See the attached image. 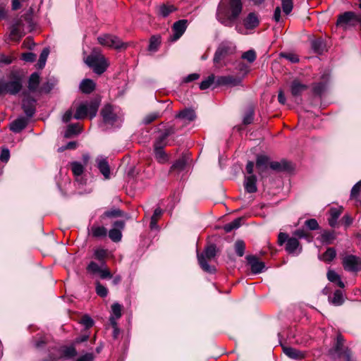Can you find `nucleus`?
I'll list each match as a JSON object with an SVG mask.
<instances>
[{
    "label": "nucleus",
    "instance_id": "nucleus-1",
    "mask_svg": "<svg viewBox=\"0 0 361 361\" xmlns=\"http://www.w3.org/2000/svg\"><path fill=\"white\" fill-rule=\"evenodd\" d=\"M243 11L242 0H221L216 11L218 21L231 27Z\"/></svg>",
    "mask_w": 361,
    "mask_h": 361
},
{
    "label": "nucleus",
    "instance_id": "nucleus-2",
    "mask_svg": "<svg viewBox=\"0 0 361 361\" xmlns=\"http://www.w3.org/2000/svg\"><path fill=\"white\" fill-rule=\"evenodd\" d=\"M8 81L0 80V95H16L23 87V77L18 71H13L8 75Z\"/></svg>",
    "mask_w": 361,
    "mask_h": 361
},
{
    "label": "nucleus",
    "instance_id": "nucleus-3",
    "mask_svg": "<svg viewBox=\"0 0 361 361\" xmlns=\"http://www.w3.org/2000/svg\"><path fill=\"white\" fill-rule=\"evenodd\" d=\"M85 62L94 73L98 75L104 73L109 66L106 58L97 49H93L92 53L86 57Z\"/></svg>",
    "mask_w": 361,
    "mask_h": 361
},
{
    "label": "nucleus",
    "instance_id": "nucleus-4",
    "mask_svg": "<svg viewBox=\"0 0 361 361\" xmlns=\"http://www.w3.org/2000/svg\"><path fill=\"white\" fill-rule=\"evenodd\" d=\"M216 254V247L214 244L207 246L203 252H197L198 263L204 271L212 274L215 271V268L209 264L208 262L214 259Z\"/></svg>",
    "mask_w": 361,
    "mask_h": 361
},
{
    "label": "nucleus",
    "instance_id": "nucleus-5",
    "mask_svg": "<svg viewBox=\"0 0 361 361\" xmlns=\"http://www.w3.org/2000/svg\"><path fill=\"white\" fill-rule=\"evenodd\" d=\"M99 102L97 101H86L78 105L74 114V118L81 120L90 116V118H94L97 113Z\"/></svg>",
    "mask_w": 361,
    "mask_h": 361
},
{
    "label": "nucleus",
    "instance_id": "nucleus-6",
    "mask_svg": "<svg viewBox=\"0 0 361 361\" xmlns=\"http://www.w3.org/2000/svg\"><path fill=\"white\" fill-rule=\"evenodd\" d=\"M344 343L343 336L338 334L334 346L329 350V355L334 361L342 356L344 357L345 361H353L350 350L348 348H344Z\"/></svg>",
    "mask_w": 361,
    "mask_h": 361
},
{
    "label": "nucleus",
    "instance_id": "nucleus-7",
    "mask_svg": "<svg viewBox=\"0 0 361 361\" xmlns=\"http://www.w3.org/2000/svg\"><path fill=\"white\" fill-rule=\"evenodd\" d=\"M259 24V20L257 14L251 12L243 20V24L240 23L235 24V29L241 35H247L249 30H254Z\"/></svg>",
    "mask_w": 361,
    "mask_h": 361
},
{
    "label": "nucleus",
    "instance_id": "nucleus-8",
    "mask_svg": "<svg viewBox=\"0 0 361 361\" xmlns=\"http://www.w3.org/2000/svg\"><path fill=\"white\" fill-rule=\"evenodd\" d=\"M235 52V46L233 42L229 41L222 42L215 51L213 59L214 63L217 64L227 56L233 54Z\"/></svg>",
    "mask_w": 361,
    "mask_h": 361
},
{
    "label": "nucleus",
    "instance_id": "nucleus-9",
    "mask_svg": "<svg viewBox=\"0 0 361 361\" xmlns=\"http://www.w3.org/2000/svg\"><path fill=\"white\" fill-rule=\"evenodd\" d=\"M360 20V14H356L353 11H345L338 16L336 26L347 30L355 27Z\"/></svg>",
    "mask_w": 361,
    "mask_h": 361
},
{
    "label": "nucleus",
    "instance_id": "nucleus-10",
    "mask_svg": "<svg viewBox=\"0 0 361 361\" xmlns=\"http://www.w3.org/2000/svg\"><path fill=\"white\" fill-rule=\"evenodd\" d=\"M97 40L101 45L116 50L127 48V44L123 43L118 37L113 35H102L98 37Z\"/></svg>",
    "mask_w": 361,
    "mask_h": 361
},
{
    "label": "nucleus",
    "instance_id": "nucleus-11",
    "mask_svg": "<svg viewBox=\"0 0 361 361\" xmlns=\"http://www.w3.org/2000/svg\"><path fill=\"white\" fill-rule=\"evenodd\" d=\"M342 264L345 271L358 272L361 270V259L353 255H346L342 259Z\"/></svg>",
    "mask_w": 361,
    "mask_h": 361
},
{
    "label": "nucleus",
    "instance_id": "nucleus-12",
    "mask_svg": "<svg viewBox=\"0 0 361 361\" xmlns=\"http://www.w3.org/2000/svg\"><path fill=\"white\" fill-rule=\"evenodd\" d=\"M101 116L104 123L109 126H116L120 120L119 117L114 113L113 106L110 104H106L102 108Z\"/></svg>",
    "mask_w": 361,
    "mask_h": 361
},
{
    "label": "nucleus",
    "instance_id": "nucleus-13",
    "mask_svg": "<svg viewBox=\"0 0 361 361\" xmlns=\"http://www.w3.org/2000/svg\"><path fill=\"white\" fill-rule=\"evenodd\" d=\"M25 35L24 24L21 19L16 20L11 27L9 37L13 41H20Z\"/></svg>",
    "mask_w": 361,
    "mask_h": 361
},
{
    "label": "nucleus",
    "instance_id": "nucleus-14",
    "mask_svg": "<svg viewBox=\"0 0 361 361\" xmlns=\"http://www.w3.org/2000/svg\"><path fill=\"white\" fill-rule=\"evenodd\" d=\"M188 25V21L185 19L179 20L175 22L172 27L173 35L170 39L173 42L178 40L185 32Z\"/></svg>",
    "mask_w": 361,
    "mask_h": 361
},
{
    "label": "nucleus",
    "instance_id": "nucleus-15",
    "mask_svg": "<svg viewBox=\"0 0 361 361\" xmlns=\"http://www.w3.org/2000/svg\"><path fill=\"white\" fill-rule=\"evenodd\" d=\"M246 260L247 264L250 267L252 274H260L265 269V264L259 261V259L255 255H247Z\"/></svg>",
    "mask_w": 361,
    "mask_h": 361
},
{
    "label": "nucleus",
    "instance_id": "nucleus-16",
    "mask_svg": "<svg viewBox=\"0 0 361 361\" xmlns=\"http://www.w3.org/2000/svg\"><path fill=\"white\" fill-rule=\"evenodd\" d=\"M35 104L36 100L32 97H27L23 99L22 108L27 117L31 118L35 114Z\"/></svg>",
    "mask_w": 361,
    "mask_h": 361
},
{
    "label": "nucleus",
    "instance_id": "nucleus-17",
    "mask_svg": "<svg viewBox=\"0 0 361 361\" xmlns=\"http://www.w3.org/2000/svg\"><path fill=\"white\" fill-rule=\"evenodd\" d=\"M241 82L240 78L233 75H222L217 77L216 80V85H231L237 86Z\"/></svg>",
    "mask_w": 361,
    "mask_h": 361
},
{
    "label": "nucleus",
    "instance_id": "nucleus-18",
    "mask_svg": "<svg viewBox=\"0 0 361 361\" xmlns=\"http://www.w3.org/2000/svg\"><path fill=\"white\" fill-rule=\"evenodd\" d=\"M176 118L183 121V123L186 124L195 119L196 114L193 109L186 108L179 111V113L176 116Z\"/></svg>",
    "mask_w": 361,
    "mask_h": 361
},
{
    "label": "nucleus",
    "instance_id": "nucleus-19",
    "mask_svg": "<svg viewBox=\"0 0 361 361\" xmlns=\"http://www.w3.org/2000/svg\"><path fill=\"white\" fill-rule=\"evenodd\" d=\"M286 250L289 254H299L302 251V247L296 238H289L286 245Z\"/></svg>",
    "mask_w": 361,
    "mask_h": 361
},
{
    "label": "nucleus",
    "instance_id": "nucleus-20",
    "mask_svg": "<svg viewBox=\"0 0 361 361\" xmlns=\"http://www.w3.org/2000/svg\"><path fill=\"white\" fill-rule=\"evenodd\" d=\"M269 158L267 156H257L256 160V167L260 176H263V173L267 171L269 166Z\"/></svg>",
    "mask_w": 361,
    "mask_h": 361
},
{
    "label": "nucleus",
    "instance_id": "nucleus-21",
    "mask_svg": "<svg viewBox=\"0 0 361 361\" xmlns=\"http://www.w3.org/2000/svg\"><path fill=\"white\" fill-rule=\"evenodd\" d=\"M121 311L122 306L119 303L114 302L111 305V313L109 317V322L111 326H116L117 319H120L122 315Z\"/></svg>",
    "mask_w": 361,
    "mask_h": 361
},
{
    "label": "nucleus",
    "instance_id": "nucleus-22",
    "mask_svg": "<svg viewBox=\"0 0 361 361\" xmlns=\"http://www.w3.org/2000/svg\"><path fill=\"white\" fill-rule=\"evenodd\" d=\"M244 188L247 192L254 193L257 192V178L255 175H250L245 177Z\"/></svg>",
    "mask_w": 361,
    "mask_h": 361
},
{
    "label": "nucleus",
    "instance_id": "nucleus-23",
    "mask_svg": "<svg viewBox=\"0 0 361 361\" xmlns=\"http://www.w3.org/2000/svg\"><path fill=\"white\" fill-rule=\"evenodd\" d=\"M27 125V120L24 117H19L10 124V130L14 133H20Z\"/></svg>",
    "mask_w": 361,
    "mask_h": 361
},
{
    "label": "nucleus",
    "instance_id": "nucleus-24",
    "mask_svg": "<svg viewBox=\"0 0 361 361\" xmlns=\"http://www.w3.org/2000/svg\"><path fill=\"white\" fill-rule=\"evenodd\" d=\"M283 351L286 355L291 359L302 360L305 358V353L291 347H283Z\"/></svg>",
    "mask_w": 361,
    "mask_h": 361
},
{
    "label": "nucleus",
    "instance_id": "nucleus-25",
    "mask_svg": "<svg viewBox=\"0 0 361 361\" xmlns=\"http://www.w3.org/2000/svg\"><path fill=\"white\" fill-rule=\"evenodd\" d=\"M97 168L106 179L109 178L110 168L106 158L99 157L97 159Z\"/></svg>",
    "mask_w": 361,
    "mask_h": 361
},
{
    "label": "nucleus",
    "instance_id": "nucleus-26",
    "mask_svg": "<svg viewBox=\"0 0 361 361\" xmlns=\"http://www.w3.org/2000/svg\"><path fill=\"white\" fill-rule=\"evenodd\" d=\"M307 89V86L302 84L299 80H295L291 82L290 92L291 94L295 97L300 96Z\"/></svg>",
    "mask_w": 361,
    "mask_h": 361
},
{
    "label": "nucleus",
    "instance_id": "nucleus-27",
    "mask_svg": "<svg viewBox=\"0 0 361 361\" xmlns=\"http://www.w3.org/2000/svg\"><path fill=\"white\" fill-rule=\"evenodd\" d=\"M173 133L174 130L172 128L166 130V131L155 140L154 149H164L166 138Z\"/></svg>",
    "mask_w": 361,
    "mask_h": 361
},
{
    "label": "nucleus",
    "instance_id": "nucleus-28",
    "mask_svg": "<svg viewBox=\"0 0 361 361\" xmlns=\"http://www.w3.org/2000/svg\"><path fill=\"white\" fill-rule=\"evenodd\" d=\"M96 84L91 79H84L80 84V90L85 94H90L95 89Z\"/></svg>",
    "mask_w": 361,
    "mask_h": 361
},
{
    "label": "nucleus",
    "instance_id": "nucleus-29",
    "mask_svg": "<svg viewBox=\"0 0 361 361\" xmlns=\"http://www.w3.org/2000/svg\"><path fill=\"white\" fill-rule=\"evenodd\" d=\"M342 213L341 208H331L329 211L330 216L328 219L330 226L335 228L337 226V220Z\"/></svg>",
    "mask_w": 361,
    "mask_h": 361
},
{
    "label": "nucleus",
    "instance_id": "nucleus-30",
    "mask_svg": "<svg viewBox=\"0 0 361 361\" xmlns=\"http://www.w3.org/2000/svg\"><path fill=\"white\" fill-rule=\"evenodd\" d=\"M269 167L274 171H282L289 170L291 166L290 163L285 160H282L281 161L270 162Z\"/></svg>",
    "mask_w": 361,
    "mask_h": 361
},
{
    "label": "nucleus",
    "instance_id": "nucleus-31",
    "mask_svg": "<svg viewBox=\"0 0 361 361\" xmlns=\"http://www.w3.org/2000/svg\"><path fill=\"white\" fill-rule=\"evenodd\" d=\"M40 82V77L39 73H33L29 78L28 80V89L30 92H35L39 85Z\"/></svg>",
    "mask_w": 361,
    "mask_h": 361
},
{
    "label": "nucleus",
    "instance_id": "nucleus-32",
    "mask_svg": "<svg viewBox=\"0 0 361 361\" xmlns=\"http://www.w3.org/2000/svg\"><path fill=\"white\" fill-rule=\"evenodd\" d=\"M336 256V250L334 247H329L326 252L319 257L320 260L325 262H331Z\"/></svg>",
    "mask_w": 361,
    "mask_h": 361
},
{
    "label": "nucleus",
    "instance_id": "nucleus-33",
    "mask_svg": "<svg viewBox=\"0 0 361 361\" xmlns=\"http://www.w3.org/2000/svg\"><path fill=\"white\" fill-rule=\"evenodd\" d=\"M186 159L185 157H181L176 160L171 167V172L176 171L180 172L183 171L186 166Z\"/></svg>",
    "mask_w": 361,
    "mask_h": 361
},
{
    "label": "nucleus",
    "instance_id": "nucleus-34",
    "mask_svg": "<svg viewBox=\"0 0 361 361\" xmlns=\"http://www.w3.org/2000/svg\"><path fill=\"white\" fill-rule=\"evenodd\" d=\"M327 279L333 283H337L340 288H344V283L341 280L340 276L334 270H329L327 272Z\"/></svg>",
    "mask_w": 361,
    "mask_h": 361
},
{
    "label": "nucleus",
    "instance_id": "nucleus-35",
    "mask_svg": "<svg viewBox=\"0 0 361 361\" xmlns=\"http://www.w3.org/2000/svg\"><path fill=\"white\" fill-rule=\"evenodd\" d=\"M311 47L314 53L320 54L323 52L325 45L322 39H316L311 42Z\"/></svg>",
    "mask_w": 361,
    "mask_h": 361
},
{
    "label": "nucleus",
    "instance_id": "nucleus-36",
    "mask_svg": "<svg viewBox=\"0 0 361 361\" xmlns=\"http://www.w3.org/2000/svg\"><path fill=\"white\" fill-rule=\"evenodd\" d=\"M91 233L94 238H103L107 234V230L104 226H92Z\"/></svg>",
    "mask_w": 361,
    "mask_h": 361
},
{
    "label": "nucleus",
    "instance_id": "nucleus-37",
    "mask_svg": "<svg viewBox=\"0 0 361 361\" xmlns=\"http://www.w3.org/2000/svg\"><path fill=\"white\" fill-rule=\"evenodd\" d=\"M93 257L99 261L102 264L105 263V258L107 257V250L103 248H97L94 250Z\"/></svg>",
    "mask_w": 361,
    "mask_h": 361
},
{
    "label": "nucleus",
    "instance_id": "nucleus-38",
    "mask_svg": "<svg viewBox=\"0 0 361 361\" xmlns=\"http://www.w3.org/2000/svg\"><path fill=\"white\" fill-rule=\"evenodd\" d=\"M255 116V109L253 106H249L243 116V123L244 125H249L252 123Z\"/></svg>",
    "mask_w": 361,
    "mask_h": 361
},
{
    "label": "nucleus",
    "instance_id": "nucleus-39",
    "mask_svg": "<svg viewBox=\"0 0 361 361\" xmlns=\"http://www.w3.org/2000/svg\"><path fill=\"white\" fill-rule=\"evenodd\" d=\"M49 48L43 49V50L42 51V52L39 55V60L37 63L38 68L42 69L45 66L46 61H47V57L49 56Z\"/></svg>",
    "mask_w": 361,
    "mask_h": 361
},
{
    "label": "nucleus",
    "instance_id": "nucleus-40",
    "mask_svg": "<svg viewBox=\"0 0 361 361\" xmlns=\"http://www.w3.org/2000/svg\"><path fill=\"white\" fill-rule=\"evenodd\" d=\"M242 219L238 218L234 219L233 221L226 224L224 226V230L226 233H230L233 230L237 229L240 226Z\"/></svg>",
    "mask_w": 361,
    "mask_h": 361
},
{
    "label": "nucleus",
    "instance_id": "nucleus-41",
    "mask_svg": "<svg viewBox=\"0 0 361 361\" xmlns=\"http://www.w3.org/2000/svg\"><path fill=\"white\" fill-rule=\"evenodd\" d=\"M330 302L336 306L341 305L343 302V293L340 290H336L332 298H329Z\"/></svg>",
    "mask_w": 361,
    "mask_h": 361
},
{
    "label": "nucleus",
    "instance_id": "nucleus-42",
    "mask_svg": "<svg viewBox=\"0 0 361 361\" xmlns=\"http://www.w3.org/2000/svg\"><path fill=\"white\" fill-rule=\"evenodd\" d=\"M154 156L158 162L164 164L168 161V155L164 152V149H154Z\"/></svg>",
    "mask_w": 361,
    "mask_h": 361
},
{
    "label": "nucleus",
    "instance_id": "nucleus-43",
    "mask_svg": "<svg viewBox=\"0 0 361 361\" xmlns=\"http://www.w3.org/2000/svg\"><path fill=\"white\" fill-rule=\"evenodd\" d=\"M234 249L236 255L243 257L245 254V244L242 240H238L234 244Z\"/></svg>",
    "mask_w": 361,
    "mask_h": 361
},
{
    "label": "nucleus",
    "instance_id": "nucleus-44",
    "mask_svg": "<svg viewBox=\"0 0 361 361\" xmlns=\"http://www.w3.org/2000/svg\"><path fill=\"white\" fill-rule=\"evenodd\" d=\"M293 235L300 239L305 238L308 243L312 242L313 240L312 235L304 229L296 230L293 233Z\"/></svg>",
    "mask_w": 361,
    "mask_h": 361
},
{
    "label": "nucleus",
    "instance_id": "nucleus-45",
    "mask_svg": "<svg viewBox=\"0 0 361 361\" xmlns=\"http://www.w3.org/2000/svg\"><path fill=\"white\" fill-rule=\"evenodd\" d=\"M361 190V180L358 181L352 188L350 197L357 201L360 202V192Z\"/></svg>",
    "mask_w": 361,
    "mask_h": 361
},
{
    "label": "nucleus",
    "instance_id": "nucleus-46",
    "mask_svg": "<svg viewBox=\"0 0 361 361\" xmlns=\"http://www.w3.org/2000/svg\"><path fill=\"white\" fill-rule=\"evenodd\" d=\"M71 165L74 176L78 177L82 175L84 171V167L80 162L73 161L71 164Z\"/></svg>",
    "mask_w": 361,
    "mask_h": 361
},
{
    "label": "nucleus",
    "instance_id": "nucleus-47",
    "mask_svg": "<svg viewBox=\"0 0 361 361\" xmlns=\"http://www.w3.org/2000/svg\"><path fill=\"white\" fill-rule=\"evenodd\" d=\"M101 268H102V264L99 265L95 262L91 261L88 264L86 269L89 274L94 275V274H98L99 271H100Z\"/></svg>",
    "mask_w": 361,
    "mask_h": 361
},
{
    "label": "nucleus",
    "instance_id": "nucleus-48",
    "mask_svg": "<svg viewBox=\"0 0 361 361\" xmlns=\"http://www.w3.org/2000/svg\"><path fill=\"white\" fill-rule=\"evenodd\" d=\"M80 132L79 126L77 124H71L68 126L67 129L65 132V137H71L73 135H76Z\"/></svg>",
    "mask_w": 361,
    "mask_h": 361
},
{
    "label": "nucleus",
    "instance_id": "nucleus-49",
    "mask_svg": "<svg viewBox=\"0 0 361 361\" xmlns=\"http://www.w3.org/2000/svg\"><path fill=\"white\" fill-rule=\"evenodd\" d=\"M109 237L114 242H119L122 238L121 231L117 228H112L109 231Z\"/></svg>",
    "mask_w": 361,
    "mask_h": 361
},
{
    "label": "nucleus",
    "instance_id": "nucleus-50",
    "mask_svg": "<svg viewBox=\"0 0 361 361\" xmlns=\"http://www.w3.org/2000/svg\"><path fill=\"white\" fill-rule=\"evenodd\" d=\"M175 10L176 8L173 6H167L163 4L159 7V14L162 17L166 18Z\"/></svg>",
    "mask_w": 361,
    "mask_h": 361
},
{
    "label": "nucleus",
    "instance_id": "nucleus-51",
    "mask_svg": "<svg viewBox=\"0 0 361 361\" xmlns=\"http://www.w3.org/2000/svg\"><path fill=\"white\" fill-rule=\"evenodd\" d=\"M326 87V82H319L318 83H316L314 85L312 91L314 94L317 95H322L324 92L325 91Z\"/></svg>",
    "mask_w": 361,
    "mask_h": 361
},
{
    "label": "nucleus",
    "instance_id": "nucleus-52",
    "mask_svg": "<svg viewBox=\"0 0 361 361\" xmlns=\"http://www.w3.org/2000/svg\"><path fill=\"white\" fill-rule=\"evenodd\" d=\"M214 75H211L208 76L205 80L201 82L200 84V88L202 90L208 89L214 82Z\"/></svg>",
    "mask_w": 361,
    "mask_h": 361
},
{
    "label": "nucleus",
    "instance_id": "nucleus-53",
    "mask_svg": "<svg viewBox=\"0 0 361 361\" xmlns=\"http://www.w3.org/2000/svg\"><path fill=\"white\" fill-rule=\"evenodd\" d=\"M94 320L87 314L82 317L80 324L85 326V329H89L94 325Z\"/></svg>",
    "mask_w": 361,
    "mask_h": 361
},
{
    "label": "nucleus",
    "instance_id": "nucleus-54",
    "mask_svg": "<svg viewBox=\"0 0 361 361\" xmlns=\"http://www.w3.org/2000/svg\"><path fill=\"white\" fill-rule=\"evenodd\" d=\"M159 44H160L159 38L156 36H152L150 38L148 49L150 51H157Z\"/></svg>",
    "mask_w": 361,
    "mask_h": 361
},
{
    "label": "nucleus",
    "instance_id": "nucleus-55",
    "mask_svg": "<svg viewBox=\"0 0 361 361\" xmlns=\"http://www.w3.org/2000/svg\"><path fill=\"white\" fill-rule=\"evenodd\" d=\"M281 5L283 11L288 15L293 10V0H281Z\"/></svg>",
    "mask_w": 361,
    "mask_h": 361
},
{
    "label": "nucleus",
    "instance_id": "nucleus-56",
    "mask_svg": "<svg viewBox=\"0 0 361 361\" xmlns=\"http://www.w3.org/2000/svg\"><path fill=\"white\" fill-rule=\"evenodd\" d=\"M256 58V53L253 49L248 50L242 54V59L247 60L249 63L254 62Z\"/></svg>",
    "mask_w": 361,
    "mask_h": 361
},
{
    "label": "nucleus",
    "instance_id": "nucleus-57",
    "mask_svg": "<svg viewBox=\"0 0 361 361\" xmlns=\"http://www.w3.org/2000/svg\"><path fill=\"white\" fill-rule=\"evenodd\" d=\"M98 274L102 279H111L112 277V275L109 269L107 268L106 263L102 264V268L100 269V271H99Z\"/></svg>",
    "mask_w": 361,
    "mask_h": 361
},
{
    "label": "nucleus",
    "instance_id": "nucleus-58",
    "mask_svg": "<svg viewBox=\"0 0 361 361\" xmlns=\"http://www.w3.org/2000/svg\"><path fill=\"white\" fill-rule=\"evenodd\" d=\"M96 293L102 298H104L108 295V289L100 283L96 284Z\"/></svg>",
    "mask_w": 361,
    "mask_h": 361
},
{
    "label": "nucleus",
    "instance_id": "nucleus-59",
    "mask_svg": "<svg viewBox=\"0 0 361 361\" xmlns=\"http://www.w3.org/2000/svg\"><path fill=\"white\" fill-rule=\"evenodd\" d=\"M62 355L66 357H73L77 355L76 350L74 347H66L63 349Z\"/></svg>",
    "mask_w": 361,
    "mask_h": 361
},
{
    "label": "nucleus",
    "instance_id": "nucleus-60",
    "mask_svg": "<svg viewBox=\"0 0 361 361\" xmlns=\"http://www.w3.org/2000/svg\"><path fill=\"white\" fill-rule=\"evenodd\" d=\"M305 226L311 231L317 230L319 227L317 220L314 219L306 220L305 222Z\"/></svg>",
    "mask_w": 361,
    "mask_h": 361
},
{
    "label": "nucleus",
    "instance_id": "nucleus-61",
    "mask_svg": "<svg viewBox=\"0 0 361 361\" xmlns=\"http://www.w3.org/2000/svg\"><path fill=\"white\" fill-rule=\"evenodd\" d=\"M334 238V232L325 231L322 234V240L324 243H331Z\"/></svg>",
    "mask_w": 361,
    "mask_h": 361
},
{
    "label": "nucleus",
    "instance_id": "nucleus-62",
    "mask_svg": "<svg viewBox=\"0 0 361 361\" xmlns=\"http://www.w3.org/2000/svg\"><path fill=\"white\" fill-rule=\"evenodd\" d=\"M10 158V152L8 148H2L1 154H0V160L2 162L6 163L8 161Z\"/></svg>",
    "mask_w": 361,
    "mask_h": 361
},
{
    "label": "nucleus",
    "instance_id": "nucleus-63",
    "mask_svg": "<svg viewBox=\"0 0 361 361\" xmlns=\"http://www.w3.org/2000/svg\"><path fill=\"white\" fill-rule=\"evenodd\" d=\"M22 59L27 62H33L36 59V54L32 52L24 53L22 55Z\"/></svg>",
    "mask_w": 361,
    "mask_h": 361
},
{
    "label": "nucleus",
    "instance_id": "nucleus-64",
    "mask_svg": "<svg viewBox=\"0 0 361 361\" xmlns=\"http://www.w3.org/2000/svg\"><path fill=\"white\" fill-rule=\"evenodd\" d=\"M104 215L106 217H116L121 216L122 212L119 209H113L110 211H106L104 212Z\"/></svg>",
    "mask_w": 361,
    "mask_h": 361
}]
</instances>
